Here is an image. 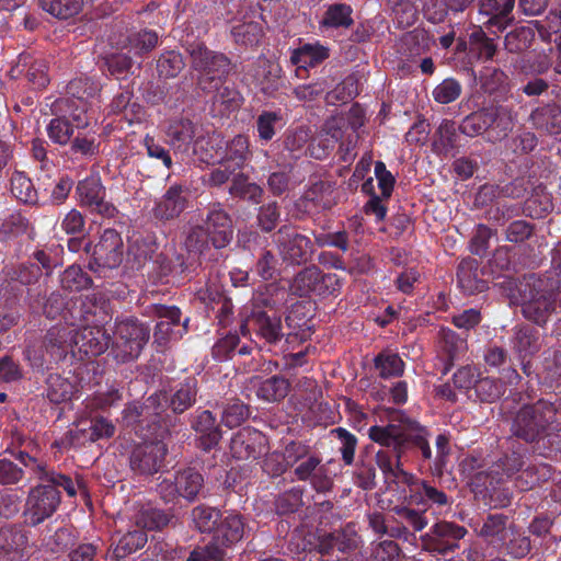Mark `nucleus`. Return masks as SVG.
I'll list each match as a JSON object with an SVG mask.
<instances>
[{"instance_id": "a878e982", "label": "nucleus", "mask_w": 561, "mask_h": 561, "mask_svg": "<svg viewBox=\"0 0 561 561\" xmlns=\"http://www.w3.org/2000/svg\"><path fill=\"white\" fill-rule=\"evenodd\" d=\"M187 198L181 185H171L151 210L152 217L161 222L178 218L186 208Z\"/></svg>"}, {"instance_id": "2eb2a0df", "label": "nucleus", "mask_w": 561, "mask_h": 561, "mask_svg": "<svg viewBox=\"0 0 561 561\" xmlns=\"http://www.w3.org/2000/svg\"><path fill=\"white\" fill-rule=\"evenodd\" d=\"M362 543L356 525L347 523L344 526L320 535L319 554L325 558L341 559L355 552Z\"/></svg>"}, {"instance_id": "0e129e2a", "label": "nucleus", "mask_w": 561, "mask_h": 561, "mask_svg": "<svg viewBox=\"0 0 561 561\" xmlns=\"http://www.w3.org/2000/svg\"><path fill=\"white\" fill-rule=\"evenodd\" d=\"M229 193L234 197L259 204L263 196V188L256 183L249 182L243 174L239 173L233 176Z\"/></svg>"}, {"instance_id": "dca6fc26", "label": "nucleus", "mask_w": 561, "mask_h": 561, "mask_svg": "<svg viewBox=\"0 0 561 561\" xmlns=\"http://www.w3.org/2000/svg\"><path fill=\"white\" fill-rule=\"evenodd\" d=\"M152 316L158 319L153 339L159 346H165L170 341H179L187 332L188 319L181 323L182 312L176 306L153 305Z\"/></svg>"}, {"instance_id": "9b49d317", "label": "nucleus", "mask_w": 561, "mask_h": 561, "mask_svg": "<svg viewBox=\"0 0 561 561\" xmlns=\"http://www.w3.org/2000/svg\"><path fill=\"white\" fill-rule=\"evenodd\" d=\"M466 527L453 522L435 523L422 537L423 548L434 554H454L460 548V541L466 537Z\"/></svg>"}, {"instance_id": "4d7b16f0", "label": "nucleus", "mask_w": 561, "mask_h": 561, "mask_svg": "<svg viewBox=\"0 0 561 561\" xmlns=\"http://www.w3.org/2000/svg\"><path fill=\"white\" fill-rule=\"evenodd\" d=\"M231 35L237 44L252 48L260 44L264 31L260 22L250 21L233 26Z\"/></svg>"}, {"instance_id": "09e8293b", "label": "nucleus", "mask_w": 561, "mask_h": 561, "mask_svg": "<svg viewBox=\"0 0 561 561\" xmlns=\"http://www.w3.org/2000/svg\"><path fill=\"white\" fill-rule=\"evenodd\" d=\"M484 30L483 25L472 28L469 34V50L480 60H491L495 56L497 45L485 34Z\"/></svg>"}, {"instance_id": "412c9836", "label": "nucleus", "mask_w": 561, "mask_h": 561, "mask_svg": "<svg viewBox=\"0 0 561 561\" xmlns=\"http://www.w3.org/2000/svg\"><path fill=\"white\" fill-rule=\"evenodd\" d=\"M161 398L165 401L163 412L170 410L173 414L180 415L190 410L196 403L198 393V381L195 377H186L184 380L175 385L171 392L165 390H157Z\"/></svg>"}, {"instance_id": "20e7f679", "label": "nucleus", "mask_w": 561, "mask_h": 561, "mask_svg": "<svg viewBox=\"0 0 561 561\" xmlns=\"http://www.w3.org/2000/svg\"><path fill=\"white\" fill-rule=\"evenodd\" d=\"M164 403L161 394L154 391L142 402L128 403L122 412L123 422L144 439L163 437L171 422L169 413L163 412Z\"/></svg>"}, {"instance_id": "f8f14e48", "label": "nucleus", "mask_w": 561, "mask_h": 561, "mask_svg": "<svg viewBox=\"0 0 561 561\" xmlns=\"http://www.w3.org/2000/svg\"><path fill=\"white\" fill-rule=\"evenodd\" d=\"M72 332V357L78 355L80 360L103 354L112 341L101 324H79Z\"/></svg>"}, {"instance_id": "8fccbe9b", "label": "nucleus", "mask_w": 561, "mask_h": 561, "mask_svg": "<svg viewBox=\"0 0 561 561\" xmlns=\"http://www.w3.org/2000/svg\"><path fill=\"white\" fill-rule=\"evenodd\" d=\"M289 381L282 376H272L262 380L256 389V396L259 399L265 402H279L282 401L289 391Z\"/></svg>"}, {"instance_id": "6e6d98bb", "label": "nucleus", "mask_w": 561, "mask_h": 561, "mask_svg": "<svg viewBox=\"0 0 561 561\" xmlns=\"http://www.w3.org/2000/svg\"><path fill=\"white\" fill-rule=\"evenodd\" d=\"M508 516L502 513L489 514L479 529V536L490 542L504 543Z\"/></svg>"}, {"instance_id": "f3484780", "label": "nucleus", "mask_w": 561, "mask_h": 561, "mask_svg": "<svg viewBox=\"0 0 561 561\" xmlns=\"http://www.w3.org/2000/svg\"><path fill=\"white\" fill-rule=\"evenodd\" d=\"M203 222L215 249L220 250L229 245L233 238L232 218L221 203L208 205Z\"/></svg>"}, {"instance_id": "6e6552de", "label": "nucleus", "mask_w": 561, "mask_h": 561, "mask_svg": "<svg viewBox=\"0 0 561 561\" xmlns=\"http://www.w3.org/2000/svg\"><path fill=\"white\" fill-rule=\"evenodd\" d=\"M112 353L116 360L126 363L140 355L149 340L150 329L137 319L129 318L117 323Z\"/></svg>"}, {"instance_id": "4c0bfd02", "label": "nucleus", "mask_w": 561, "mask_h": 561, "mask_svg": "<svg viewBox=\"0 0 561 561\" xmlns=\"http://www.w3.org/2000/svg\"><path fill=\"white\" fill-rule=\"evenodd\" d=\"M181 497L187 502H195L204 491V476L195 468H185L175 472Z\"/></svg>"}, {"instance_id": "f03ea898", "label": "nucleus", "mask_w": 561, "mask_h": 561, "mask_svg": "<svg viewBox=\"0 0 561 561\" xmlns=\"http://www.w3.org/2000/svg\"><path fill=\"white\" fill-rule=\"evenodd\" d=\"M561 397L523 404L513 415L512 435L531 447L534 454L551 458L561 453Z\"/></svg>"}, {"instance_id": "864d4df0", "label": "nucleus", "mask_w": 561, "mask_h": 561, "mask_svg": "<svg viewBox=\"0 0 561 561\" xmlns=\"http://www.w3.org/2000/svg\"><path fill=\"white\" fill-rule=\"evenodd\" d=\"M79 432H82L91 442L111 438L115 433L114 424L105 417L98 416L89 421L72 422Z\"/></svg>"}, {"instance_id": "393cba45", "label": "nucleus", "mask_w": 561, "mask_h": 561, "mask_svg": "<svg viewBox=\"0 0 561 561\" xmlns=\"http://www.w3.org/2000/svg\"><path fill=\"white\" fill-rule=\"evenodd\" d=\"M354 9L346 2H332L323 4V12L319 20V30L322 33L344 32L354 24Z\"/></svg>"}, {"instance_id": "a211bd4d", "label": "nucleus", "mask_w": 561, "mask_h": 561, "mask_svg": "<svg viewBox=\"0 0 561 561\" xmlns=\"http://www.w3.org/2000/svg\"><path fill=\"white\" fill-rule=\"evenodd\" d=\"M478 7L479 21L490 33H502L514 21L515 0H479Z\"/></svg>"}, {"instance_id": "f257e3e1", "label": "nucleus", "mask_w": 561, "mask_h": 561, "mask_svg": "<svg viewBox=\"0 0 561 561\" xmlns=\"http://www.w3.org/2000/svg\"><path fill=\"white\" fill-rule=\"evenodd\" d=\"M428 430L417 421L401 417L387 425H374L368 437L382 448L376 453V461L387 482L403 485L404 503L428 508L450 507L453 500L430 481L417 478L403 469L404 461L420 457L422 461L432 459Z\"/></svg>"}, {"instance_id": "f704fd0d", "label": "nucleus", "mask_w": 561, "mask_h": 561, "mask_svg": "<svg viewBox=\"0 0 561 561\" xmlns=\"http://www.w3.org/2000/svg\"><path fill=\"white\" fill-rule=\"evenodd\" d=\"M196 131L197 127L191 119L181 117L172 119L165 133L173 148L186 152L198 142Z\"/></svg>"}, {"instance_id": "c85d7f7f", "label": "nucleus", "mask_w": 561, "mask_h": 561, "mask_svg": "<svg viewBox=\"0 0 561 561\" xmlns=\"http://www.w3.org/2000/svg\"><path fill=\"white\" fill-rule=\"evenodd\" d=\"M250 73L265 95H273L282 87V67L265 57H259L252 64Z\"/></svg>"}, {"instance_id": "bb28decb", "label": "nucleus", "mask_w": 561, "mask_h": 561, "mask_svg": "<svg viewBox=\"0 0 561 561\" xmlns=\"http://www.w3.org/2000/svg\"><path fill=\"white\" fill-rule=\"evenodd\" d=\"M265 440L262 432L250 426L243 427L231 438L230 450L236 459H256L262 454Z\"/></svg>"}, {"instance_id": "13d9d810", "label": "nucleus", "mask_w": 561, "mask_h": 561, "mask_svg": "<svg viewBox=\"0 0 561 561\" xmlns=\"http://www.w3.org/2000/svg\"><path fill=\"white\" fill-rule=\"evenodd\" d=\"M435 457L427 462L433 476L443 477L451 455L450 436L446 433L438 434L435 438Z\"/></svg>"}, {"instance_id": "338daca9", "label": "nucleus", "mask_w": 561, "mask_h": 561, "mask_svg": "<svg viewBox=\"0 0 561 561\" xmlns=\"http://www.w3.org/2000/svg\"><path fill=\"white\" fill-rule=\"evenodd\" d=\"M411 505H396L390 512L394 515L397 519L400 520L403 525L407 526L408 529L412 528L413 531H421L427 525V518L424 515V511H417Z\"/></svg>"}, {"instance_id": "7c9ffc66", "label": "nucleus", "mask_w": 561, "mask_h": 561, "mask_svg": "<svg viewBox=\"0 0 561 561\" xmlns=\"http://www.w3.org/2000/svg\"><path fill=\"white\" fill-rule=\"evenodd\" d=\"M28 547L26 531L20 526H5L0 529V558L18 561Z\"/></svg>"}, {"instance_id": "1a4fd4ad", "label": "nucleus", "mask_w": 561, "mask_h": 561, "mask_svg": "<svg viewBox=\"0 0 561 561\" xmlns=\"http://www.w3.org/2000/svg\"><path fill=\"white\" fill-rule=\"evenodd\" d=\"M153 272L161 283H181L197 274L198 259L178 252L174 247L156 254L152 260Z\"/></svg>"}, {"instance_id": "5fc2aeb1", "label": "nucleus", "mask_w": 561, "mask_h": 561, "mask_svg": "<svg viewBox=\"0 0 561 561\" xmlns=\"http://www.w3.org/2000/svg\"><path fill=\"white\" fill-rule=\"evenodd\" d=\"M222 514L218 508L201 504L192 510L191 519L199 533L213 535Z\"/></svg>"}, {"instance_id": "e2e57ef3", "label": "nucleus", "mask_w": 561, "mask_h": 561, "mask_svg": "<svg viewBox=\"0 0 561 561\" xmlns=\"http://www.w3.org/2000/svg\"><path fill=\"white\" fill-rule=\"evenodd\" d=\"M249 416V407L240 399L234 398L225 403L221 412V423L228 428H234L245 422Z\"/></svg>"}, {"instance_id": "4be33fe9", "label": "nucleus", "mask_w": 561, "mask_h": 561, "mask_svg": "<svg viewBox=\"0 0 561 561\" xmlns=\"http://www.w3.org/2000/svg\"><path fill=\"white\" fill-rule=\"evenodd\" d=\"M322 459L314 454L297 463L294 469V477L298 481L309 482L318 493L330 492L333 488V480L329 476L328 468L321 463Z\"/></svg>"}, {"instance_id": "2f4dec72", "label": "nucleus", "mask_w": 561, "mask_h": 561, "mask_svg": "<svg viewBox=\"0 0 561 561\" xmlns=\"http://www.w3.org/2000/svg\"><path fill=\"white\" fill-rule=\"evenodd\" d=\"M287 291L277 283H270L260 286L252 296L251 310L264 312H279L286 304Z\"/></svg>"}, {"instance_id": "72a5a7b5", "label": "nucleus", "mask_w": 561, "mask_h": 561, "mask_svg": "<svg viewBox=\"0 0 561 561\" xmlns=\"http://www.w3.org/2000/svg\"><path fill=\"white\" fill-rule=\"evenodd\" d=\"M481 275L480 264L472 257L461 260L457 267L458 285L467 295H474L488 289V282Z\"/></svg>"}, {"instance_id": "9d476101", "label": "nucleus", "mask_w": 561, "mask_h": 561, "mask_svg": "<svg viewBox=\"0 0 561 561\" xmlns=\"http://www.w3.org/2000/svg\"><path fill=\"white\" fill-rule=\"evenodd\" d=\"M273 241L279 256L286 264H306L311 260L314 251L311 239L289 225L282 226L273 234Z\"/></svg>"}, {"instance_id": "6ab92c4d", "label": "nucleus", "mask_w": 561, "mask_h": 561, "mask_svg": "<svg viewBox=\"0 0 561 561\" xmlns=\"http://www.w3.org/2000/svg\"><path fill=\"white\" fill-rule=\"evenodd\" d=\"M190 425L197 434V447L199 449L208 453L219 445L222 432L211 411L197 409L190 416Z\"/></svg>"}, {"instance_id": "423d86ee", "label": "nucleus", "mask_w": 561, "mask_h": 561, "mask_svg": "<svg viewBox=\"0 0 561 561\" xmlns=\"http://www.w3.org/2000/svg\"><path fill=\"white\" fill-rule=\"evenodd\" d=\"M191 65L198 76V85L205 92H213L225 83L231 71V61L222 53L207 48L203 43L192 44L188 49Z\"/></svg>"}, {"instance_id": "3c124183", "label": "nucleus", "mask_w": 561, "mask_h": 561, "mask_svg": "<svg viewBox=\"0 0 561 561\" xmlns=\"http://www.w3.org/2000/svg\"><path fill=\"white\" fill-rule=\"evenodd\" d=\"M173 515L170 512L147 504L136 515V524L140 529L160 530L168 526Z\"/></svg>"}, {"instance_id": "5701e85b", "label": "nucleus", "mask_w": 561, "mask_h": 561, "mask_svg": "<svg viewBox=\"0 0 561 561\" xmlns=\"http://www.w3.org/2000/svg\"><path fill=\"white\" fill-rule=\"evenodd\" d=\"M337 204L335 184L328 181L312 183L300 198V207L308 214L331 210Z\"/></svg>"}, {"instance_id": "473e14b6", "label": "nucleus", "mask_w": 561, "mask_h": 561, "mask_svg": "<svg viewBox=\"0 0 561 561\" xmlns=\"http://www.w3.org/2000/svg\"><path fill=\"white\" fill-rule=\"evenodd\" d=\"M512 347L523 360L536 355L541 348V334L529 324L513 328Z\"/></svg>"}, {"instance_id": "58836bf2", "label": "nucleus", "mask_w": 561, "mask_h": 561, "mask_svg": "<svg viewBox=\"0 0 561 561\" xmlns=\"http://www.w3.org/2000/svg\"><path fill=\"white\" fill-rule=\"evenodd\" d=\"M533 125L550 135L561 133V106L549 103L535 108L530 114Z\"/></svg>"}, {"instance_id": "c756f323", "label": "nucleus", "mask_w": 561, "mask_h": 561, "mask_svg": "<svg viewBox=\"0 0 561 561\" xmlns=\"http://www.w3.org/2000/svg\"><path fill=\"white\" fill-rule=\"evenodd\" d=\"M70 330L67 322L51 327L43 342V358L46 363H59L69 352Z\"/></svg>"}, {"instance_id": "bf43d9fd", "label": "nucleus", "mask_w": 561, "mask_h": 561, "mask_svg": "<svg viewBox=\"0 0 561 561\" xmlns=\"http://www.w3.org/2000/svg\"><path fill=\"white\" fill-rule=\"evenodd\" d=\"M490 119L488 107H482L467 115L460 122L459 130L468 137H476L485 131L489 134Z\"/></svg>"}, {"instance_id": "052dcab7", "label": "nucleus", "mask_w": 561, "mask_h": 561, "mask_svg": "<svg viewBox=\"0 0 561 561\" xmlns=\"http://www.w3.org/2000/svg\"><path fill=\"white\" fill-rule=\"evenodd\" d=\"M505 392V385L502 380L492 377L479 376L473 389L476 400L492 403L500 399Z\"/></svg>"}, {"instance_id": "7ed1b4c3", "label": "nucleus", "mask_w": 561, "mask_h": 561, "mask_svg": "<svg viewBox=\"0 0 561 561\" xmlns=\"http://www.w3.org/2000/svg\"><path fill=\"white\" fill-rule=\"evenodd\" d=\"M123 240L115 229H105L100 241L94 245L93 251L80 254L72 263V285L77 290L89 288L92 278L84 272V268L99 273L102 268H115L123 261Z\"/></svg>"}, {"instance_id": "39448f33", "label": "nucleus", "mask_w": 561, "mask_h": 561, "mask_svg": "<svg viewBox=\"0 0 561 561\" xmlns=\"http://www.w3.org/2000/svg\"><path fill=\"white\" fill-rule=\"evenodd\" d=\"M240 332L243 336L254 335L257 343L263 342L264 345H278L284 339L287 343H295L297 340L305 341L307 339L306 330L299 332H284L282 314L279 312H264L261 310L250 311L249 314L240 323Z\"/></svg>"}, {"instance_id": "680f3d73", "label": "nucleus", "mask_w": 561, "mask_h": 561, "mask_svg": "<svg viewBox=\"0 0 561 561\" xmlns=\"http://www.w3.org/2000/svg\"><path fill=\"white\" fill-rule=\"evenodd\" d=\"M80 302L79 312L80 319L82 321L81 324H100L101 320L98 319V316L103 312V301L102 298L98 297L96 294H88L84 296H80V298H76L72 300V304L77 308V304Z\"/></svg>"}, {"instance_id": "774afa93", "label": "nucleus", "mask_w": 561, "mask_h": 561, "mask_svg": "<svg viewBox=\"0 0 561 561\" xmlns=\"http://www.w3.org/2000/svg\"><path fill=\"white\" fill-rule=\"evenodd\" d=\"M11 193L22 203H35L37 198L36 190L28 176L24 172L15 171L11 176Z\"/></svg>"}, {"instance_id": "a19ab883", "label": "nucleus", "mask_w": 561, "mask_h": 561, "mask_svg": "<svg viewBox=\"0 0 561 561\" xmlns=\"http://www.w3.org/2000/svg\"><path fill=\"white\" fill-rule=\"evenodd\" d=\"M240 345V337L237 332H229L218 339L211 347V356L217 362L231 359L234 354L244 356L252 353L253 347L249 344Z\"/></svg>"}, {"instance_id": "c03bdc74", "label": "nucleus", "mask_w": 561, "mask_h": 561, "mask_svg": "<svg viewBox=\"0 0 561 561\" xmlns=\"http://www.w3.org/2000/svg\"><path fill=\"white\" fill-rule=\"evenodd\" d=\"M249 147L250 142L247 136H234L227 142L225 154L220 158L219 163H226L237 171L241 170L251 156Z\"/></svg>"}, {"instance_id": "0eeeda50", "label": "nucleus", "mask_w": 561, "mask_h": 561, "mask_svg": "<svg viewBox=\"0 0 561 561\" xmlns=\"http://www.w3.org/2000/svg\"><path fill=\"white\" fill-rule=\"evenodd\" d=\"M341 286V279L336 274L324 273L318 266L310 265L294 276L289 289L298 297H328L337 296Z\"/></svg>"}, {"instance_id": "cd10ccee", "label": "nucleus", "mask_w": 561, "mask_h": 561, "mask_svg": "<svg viewBox=\"0 0 561 561\" xmlns=\"http://www.w3.org/2000/svg\"><path fill=\"white\" fill-rule=\"evenodd\" d=\"M330 57V48L320 42L305 43L291 50L290 62L297 66L296 76L305 78L309 68H314Z\"/></svg>"}, {"instance_id": "79ce46f5", "label": "nucleus", "mask_w": 561, "mask_h": 561, "mask_svg": "<svg viewBox=\"0 0 561 561\" xmlns=\"http://www.w3.org/2000/svg\"><path fill=\"white\" fill-rule=\"evenodd\" d=\"M18 459L25 468L30 469L37 479L60 485L68 494H70V480L66 476L48 472L46 463L43 460H39L25 451H20Z\"/></svg>"}, {"instance_id": "37998d69", "label": "nucleus", "mask_w": 561, "mask_h": 561, "mask_svg": "<svg viewBox=\"0 0 561 561\" xmlns=\"http://www.w3.org/2000/svg\"><path fill=\"white\" fill-rule=\"evenodd\" d=\"M374 368L381 379L401 377L405 369V363L398 353L386 348L374 357Z\"/></svg>"}, {"instance_id": "a18cd8bd", "label": "nucleus", "mask_w": 561, "mask_h": 561, "mask_svg": "<svg viewBox=\"0 0 561 561\" xmlns=\"http://www.w3.org/2000/svg\"><path fill=\"white\" fill-rule=\"evenodd\" d=\"M467 347L466 339L459 336L454 330L445 328L440 330V348L447 360L444 374L450 369L455 360L465 355Z\"/></svg>"}, {"instance_id": "aec40b11", "label": "nucleus", "mask_w": 561, "mask_h": 561, "mask_svg": "<svg viewBox=\"0 0 561 561\" xmlns=\"http://www.w3.org/2000/svg\"><path fill=\"white\" fill-rule=\"evenodd\" d=\"M77 194L82 206H87L108 218L115 215L116 208L114 205L104 201L105 188L99 174H91L80 181L77 186Z\"/></svg>"}, {"instance_id": "e433bc0d", "label": "nucleus", "mask_w": 561, "mask_h": 561, "mask_svg": "<svg viewBox=\"0 0 561 561\" xmlns=\"http://www.w3.org/2000/svg\"><path fill=\"white\" fill-rule=\"evenodd\" d=\"M491 116L488 139L492 142L504 139L514 127L515 114L505 105L489 106Z\"/></svg>"}, {"instance_id": "69168bd1", "label": "nucleus", "mask_w": 561, "mask_h": 561, "mask_svg": "<svg viewBox=\"0 0 561 561\" xmlns=\"http://www.w3.org/2000/svg\"><path fill=\"white\" fill-rule=\"evenodd\" d=\"M535 39V31L529 26H519L508 32L504 39L505 49L510 53L527 50Z\"/></svg>"}, {"instance_id": "b1692460", "label": "nucleus", "mask_w": 561, "mask_h": 561, "mask_svg": "<svg viewBox=\"0 0 561 561\" xmlns=\"http://www.w3.org/2000/svg\"><path fill=\"white\" fill-rule=\"evenodd\" d=\"M244 529L243 516L233 511H226L217 524L210 541L220 550L226 551L243 539Z\"/></svg>"}, {"instance_id": "de8ad7c7", "label": "nucleus", "mask_w": 561, "mask_h": 561, "mask_svg": "<svg viewBox=\"0 0 561 561\" xmlns=\"http://www.w3.org/2000/svg\"><path fill=\"white\" fill-rule=\"evenodd\" d=\"M320 536L304 528H295L287 540V550L296 556L305 552L319 554Z\"/></svg>"}, {"instance_id": "603ef678", "label": "nucleus", "mask_w": 561, "mask_h": 561, "mask_svg": "<svg viewBox=\"0 0 561 561\" xmlns=\"http://www.w3.org/2000/svg\"><path fill=\"white\" fill-rule=\"evenodd\" d=\"M148 537L144 529L135 528L127 531L119 537L115 547L113 548V557L116 560H122L129 554L144 548L147 543Z\"/></svg>"}, {"instance_id": "4468645a", "label": "nucleus", "mask_w": 561, "mask_h": 561, "mask_svg": "<svg viewBox=\"0 0 561 561\" xmlns=\"http://www.w3.org/2000/svg\"><path fill=\"white\" fill-rule=\"evenodd\" d=\"M57 484H39L30 490L25 503L26 522L35 526L50 517L60 503Z\"/></svg>"}, {"instance_id": "ea45409f", "label": "nucleus", "mask_w": 561, "mask_h": 561, "mask_svg": "<svg viewBox=\"0 0 561 561\" xmlns=\"http://www.w3.org/2000/svg\"><path fill=\"white\" fill-rule=\"evenodd\" d=\"M552 473V467L548 463H529L515 477L514 484L519 491H529L548 481Z\"/></svg>"}, {"instance_id": "ddd939ff", "label": "nucleus", "mask_w": 561, "mask_h": 561, "mask_svg": "<svg viewBox=\"0 0 561 561\" xmlns=\"http://www.w3.org/2000/svg\"><path fill=\"white\" fill-rule=\"evenodd\" d=\"M158 438L146 439L136 445L129 457L130 469L140 476H152L164 467L167 445Z\"/></svg>"}, {"instance_id": "c9c22d12", "label": "nucleus", "mask_w": 561, "mask_h": 561, "mask_svg": "<svg viewBox=\"0 0 561 561\" xmlns=\"http://www.w3.org/2000/svg\"><path fill=\"white\" fill-rule=\"evenodd\" d=\"M557 298L552 295H540L523 302V316L537 325L543 327L556 311Z\"/></svg>"}, {"instance_id": "49530a36", "label": "nucleus", "mask_w": 561, "mask_h": 561, "mask_svg": "<svg viewBox=\"0 0 561 561\" xmlns=\"http://www.w3.org/2000/svg\"><path fill=\"white\" fill-rule=\"evenodd\" d=\"M305 488L294 485L290 489L279 492L273 501L274 512L279 516L297 513L304 506Z\"/></svg>"}]
</instances>
